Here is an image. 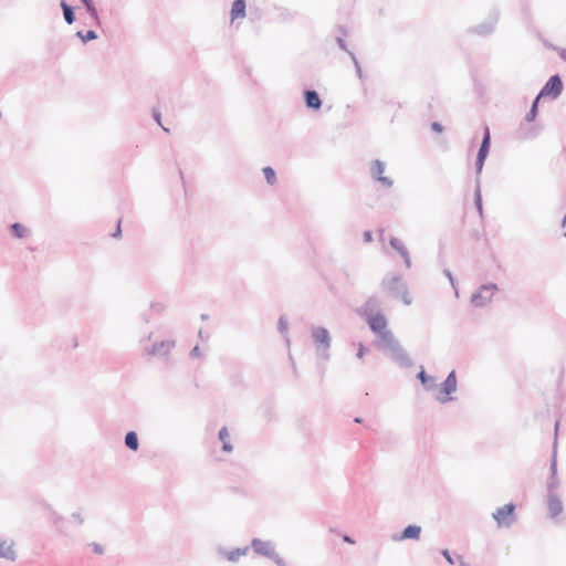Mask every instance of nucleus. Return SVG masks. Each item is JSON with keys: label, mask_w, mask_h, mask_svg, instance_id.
Listing matches in <instances>:
<instances>
[{"label": "nucleus", "mask_w": 566, "mask_h": 566, "mask_svg": "<svg viewBox=\"0 0 566 566\" xmlns=\"http://www.w3.org/2000/svg\"><path fill=\"white\" fill-rule=\"evenodd\" d=\"M538 104H539V99H537V96H536L534 98V101L532 102V105H531L528 112L525 114V117H524L525 122L532 123L536 119V117L538 115Z\"/></svg>", "instance_id": "5701e85b"}, {"label": "nucleus", "mask_w": 566, "mask_h": 566, "mask_svg": "<svg viewBox=\"0 0 566 566\" xmlns=\"http://www.w3.org/2000/svg\"><path fill=\"white\" fill-rule=\"evenodd\" d=\"M27 232H28L27 228L20 222H14V223L10 224V233L14 238L23 239L27 235Z\"/></svg>", "instance_id": "b1692460"}, {"label": "nucleus", "mask_w": 566, "mask_h": 566, "mask_svg": "<svg viewBox=\"0 0 566 566\" xmlns=\"http://www.w3.org/2000/svg\"><path fill=\"white\" fill-rule=\"evenodd\" d=\"M558 55L559 57L566 62V49H558Z\"/></svg>", "instance_id": "ea45409f"}, {"label": "nucleus", "mask_w": 566, "mask_h": 566, "mask_svg": "<svg viewBox=\"0 0 566 566\" xmlns=\"http://www.w3.org/2000/svg\"><path fill=\"white\" fill-rule=\"evenodd\" d=\"M474 206L479 214L483 216V205H482V193H481V187H480V179L476 178V185L474 189Z\"/></svg>", "instance_id": "4be33fe9"}, {"label": "nucleus", "mask_w": 566, "mask_h": 566, "mask_svg": "<svg viewBox=\"0 0 566 566\" xmlns=\"http://www.w3.org/2000/svg\"><path fill=\"white\" fill-rule=\"evenodd\" d=\"M547 511L552 517L557 516L563 511L562 502L557 497H549L547 502Z\"/></svg>", "instance_id": "412c9836"}, {"label": "nucleus", "mask_w": 566, "mask_h": 566, "mask_svg": "<svg viewBox=\"0 0 566 566\" xmlns=\"http://www.w3.org/2000/svg\"><path fill=\"white\" fill-rule=\"evenodd\" d=\"M80 1L85 7L86 12L88 13V15L91 17V19L93 21V24L101 28L102 21H101V18H99V14H98V11H97V8H96L94 1L93 0H80Z\"/></svg>", "instance_id": "dca6fc26"}, {"label": "nucleus", "mask_w": 566, "mask_h": 566, "mask_svg": "<svg viewBox=\"0 0 566 566\" xmlns=\"http://www.w3.org/2000/svg\"><path fill=\"white\" fill-rule=\"evenodd\" d=\"M562 227H566V212H565V216H564L563 221H562Z\"/></svg>", "instance_id": "de8ad7c7"}, {"label": "nucleus", "mask_w": 566, "mask_h": 566, "mask_svg": "<svg viewBox=\"0 0 566 566\" xmlns=\"http://www.w3.org/2000/svg\"><path fill=\"white\" fill-rule=\"evenodd\" d=\"M247 14V2L245 0H234L231 6L230 17L231 21L240 18H244Z\"/></svg>", "instance_id": "4468645a"}, {"label": "nucleus", "mask_w": 566, "mask_h": 566, "mask_svg": "<svg viewBox=\"0 0 566 566\" xmlns=\"http://www.w3.org/2000/svg\"><path fill=\"white\" fill-rule=\"evenodd\" d=\"M363 239H364V242H366V243L373 242V240H374L373 232L370 230L364 231Z\"/></svg>", "instance_id": "72a5a7b5"}, {"label": "nucleus", "mask_w": 566, "mask_h": 566, "mask_svg": "<svg viewBox=\"0 0 566 566\" xmlns=\"http://www.w3.org/2000/svg\"><path fill=\"white\" fill-rule=\"evenodd\" d=\"M455 390H457V377H455V373L451 371L448 375L444 382L442 384L441 388L439 389V391L437 394V399L443 403L448 402V401L452 400L451 395L453 392H455Z\"/></svg>", "instance_id": "1a4fd4ad"}, {"label": "nucleus", "mask_w": 566, "mask_h": 566, "mask_svg": "<svg viewBox=\"0 0 566 566\" xmlns=\"http://www.w3.org/2000/svg\"><path fill=\"white\" fill-rule=\"evenodd\" d=\"M153 117L161 126V122H160L161 120V114H160V112L154 109L153 111Z\"/></svg>", "instance_id": "4c0bfd02"}, {"label": "nucleus", "mask_w": 566, "mask_h": 566, "mask_svg": "<svg viewBox=\"0 0 566 566\" xmlns=\"http://www.w3.org/2000/svg\"><path fill=\"white\" fill-rule=\"evenodd\" d=\"M349 56H350V59L353 61V64L355 66V71H356L357 76L360 80H363L364 78V73H363V70H361V66H360V63H359L357 56L355 55L354 52H349Z\"/></svg>", "instance_id": "c85d7f7f"}, {"label": "nucleus", "mask_w": 566, "mask_h": 566, "mask_svg": "<svg viewBox=\"0 0 566 566\" xmlns=\"http://www.w3.org/2000/svg\"><path fill=\"white\" fill-rule=\"evenodd\" d=\"M418 376L421 379L422 384L426 385L427 384V377H426L424 371H420Z\"/></svg>", "instance_id": "79ce46f5"}, {"label": "nucleus", "mask_w": 566, "mask_h": 566, "mask_svg": "<svg viewBox=\"0 0 566 566\" xmlns=\"http://www.w3.org/2000/svg\"><path fill=\"white\" fill-rule=\"evenodd\" d=\"M263 171V175H264V178L266 180V182L270 185V186H273L275 182H276V172L275 170L270 167V166H266L262 169Z\"/></svg>", "instance_id": "bb28decb"}, {"label": "nucleus", "mask_w": 566, "mask_h": 566, "mask_svg": "<svg viewBox=\"0 0 566 566\" xmlns=\"http://www.w3.org/2000/svg\"><path fill=\"white\" fill-rule=\"evenodd\" d=\"M500 13L496 9L492 10L488 19L476 25L469 28L468 32L479 36H486L493 33L499 21Z\"/></svg>", "instance_id": "423d86ee"}, {"label": "nucleus", "mask_w": 566, "mask_h": 566, "mask_svg": "<svg viewBox=\"0 0 566 566\" xmlns=\"http://www.w3.org/2000/svg\"><path fill=\"white\" fill-rule=\"evenodd\" d=\"M289 326H290V323H289V318L285 314H282L280 315L279 319H277V332L286 339V335L289 333Z\"/></svg>", "instance_id": "393cba45"}, {"label": "nucleus", "mask_w": 566, "mask_h": 566, "mask_svg": "<svg viewBox=\"0 0 566 566\" xmlns=\"http://www.w3.org/2000/svg\"><path fill=\"white\" fill-rule=\"evenodd\" d=\"M0 557L14 560L17 557V552L14 549V544L12 541H3L0 543Z\"/></svg>", "instance_id": "f3484780"}, {"label": "nucleus", "mask_w": 566, "mask_h": 566, "mask_svg": "<svg viewBox=\"0 0 566 566\" xmlns=\"http://www.w3.org/2000/svg\"><path fill=\"white\" fill-rule=\"evenodd\" d=\"M366 322L375 335L387 329V318L381 312L369 313Z\"/></svg>", "instance_id": "9b49d317"}, {"label": "nucleus", "mask_w": 566, "mask_h": 566, "mask_svg": "<svg viewBox=\"0 0 566 566\" xmlns=\"http://www.w3.org/2000/svg\"><path fill=\"white\" fill-rule=\"evenodd\" d=\"M564 237L566 238V231L564 232Z\"/></svg>", "instance_id": "8fccbe9b"}, {"label": "nucleus", "mask_w": 566, "mask_h": 566, "mask_svg": "<svg viewBox=\"0 0 566 566\" xmlns=\"http://www.w3.org/2000/svg\"><path fill=\"white\" fill-rule=\"evenodd\" d=\"M112 237L116 239L122 237L120 220L118 221L115 231L112 233Z\"/></svg>", "instance_id": "c9c22d12"}, {"label": "nucleus", "mask_w": 566, "mask_h": 566, "mask_svg": "<svg viewBox=\"0 0 566 566\" xmlns=\"http://www.w3.org/2000/svg\"><path fill=\"white\" fill-rule=\"evenodd\" d=\"M364 350H365V348H364L363 344H359L357 354L361 355V354H364Z\"/></svg>", "instance_id": "a18cd8bd"}, {"label": "nucleus", "mask_w": 566, "mask_h": 566, "mask_svg": "<svg viewBox=\"0 0 566 566\" xmlns=\"http://www.w3.org/2000/svg\"><path fill=\"white\" fill-rule=\"evenodd\" d=\"M208 317H209L208 314H201V319L205 321V319H208Z\"/></svg>", "instance_id": "09e8293b"}, {"label": "nucleus", "mask_w": 566, "mask_h": 566, "mask_svg": "<svg viewBox=\"0 0 566 566\" xmlns=\"http://www.w3.org/2000/svg\"><path fill=\"white\" fill-rule=\"evenodd\" d=\"M304 104L307 109L317 112L322 108L323 101L319 94L313 88H306L303 91Z\"/></svg>", "instance_id": "f8f14e48"}, {"label": "nucleus", "mask_w": 566, "mask_h": 566, "mask_svg": "<svg viewBox=\"0 0 566 566\" xmlns=\"http://www.w3.org/2000/svg\"><path fill=\"white\" fill-rule=\"evenodd\" d=\"M229 437V432L227 430V428H222L220 431H219V438L222 442L227 441Z\"/></svg>", "instance_id": "f704fd0d"}, {"label": "nucleus", "mask_w": 566, "mask_h": 566, "mask_svg": "<svg viewBox=\"0 0 566 566\" xmlns=\"http://www.w3.org/2000/svg\"><path fill=\"white\" fill-rule=\"evenodd\" d=\"M175 340L166 339L155 343L147 354H169L175 348Z\"/></svg>", "instance_id": "2eb2a0df"}, {"label": "nucleus", "mask_w": 566, "mask_h": 566, "mask_svg": "<svg viewBox=\"0 0 566 566\" xmlns=\"http://www.w3.org/2000/svg\"><path fill=\"white\" fill-rule=\"evenodd\" d=\"M442 555L444 556V558L447 559V562L449 564H451V565L453 564V559L447 549L442 552Z\"/></svg>", "instance_id": "58836bf2"}, {"label": "nucleus", "mask_w": 566, "mask_h": 566, "mask_svg": "<svg viewBox=\"0 0 566 566\" xmlns=\"http://www.w3.org/2000/svg\"><path fill=\"white\" fill-rule=\"evenodd\" d=\"M247 553V549H243V551H240V549H237V551H233V552H230L227 554V558L231 562H234L237 560L240 556L242 555H245Z\"/></svg>", "instance_id": "7c9ffc66"}, {"label": "nucleus", "mask_w": 566, "mask_h": 566, "mask_svg": "<svg viewBox=\"0 0 566 566\" xmlns=\"http://www.w3.org/2000/svg\"><path fill=\"white\" fill-rule=\"evenodd\" d=\"M431 129L436 133H442L444 127L441 123L439 122H432L431 123Z\"/></svg>", "instance_id": "473e14b6"}, {"label": "nucleus", "mask_w": 566, "mask_h": 566, "mask_svg": "<svg viewBox=\"0 0 566 566\" xmlns=\"http://www.w3.org/2000/svg\"><path fill=\"white\" fill-rule=\"evenodd\" d=\"M443 274H444V276L449 280V282H450V284H451L452 289H453V290H454V292H455V295H458L457 282H455V279H454V276H453L452 272H451L449 269H444V270H443Z\"/></svg>", "instance_id": "c756f323"}, {"label": "nucleus", "mask_w": 566, "mask_h": 566, "mask_svg": "<svg viewBox=\"0 0 566 566\" xmlns=\"http://www.w3.org/2000/svg\"><path fill=\"white\" fill-rule=\"evenodd\" d=\"M125 443L129 449L136 451L138 449L137 434L134 431L128 432L125 437Z\"/></svg>", "instance_id": "cd10ccee"}, {"label": "nucleus", "mask_w": 566, "mask_h": 566, "mask_svg": "<svg viewBox=\"0 0 566 566\" xmlns=\"http://www.w3.org/2000/svg\"><path fill=\"white\" fill-rule=\"evenodd\" d=\"M499 290L497 284L489 282L479 286L471 295L470 302L474 307L486 306L493 297L495 291Z\"/></svg>", "instance_id": "f03ea898"}, {"label": "nucleus", "mask_w": 566, "mask_h": 566, "mask_svg": "<svg viewBox=\"0 0 566 566\" xmlns=\"http://www.w3.org/2000/svg\"><path fill=\"white\" fill-rule=\"evenodd\" d=\"M380 286L389 294L390 297L401 301L405 305H410L412 303L408 285L401 274H386L380 282Z\"/></svg>", "instance_id": "f257e3e1"}, {"label": "nucleus", "mask_w": 566, "mask_h": 566, "mask_svg": "<svg viewBox=\"0 0 566 566\" xmlns=\"http://www.w3.org/2000/svg\"><path fill=\"white\" fill-rule=\"evenodd\" d=\"M312 339L317 350L327 352L331 347V335L327 328L316 326L312 328Z\"/></svg>", "instance_id": "9d476101"}, {"label": "nucleus", "mask_w": 566, "mask_h": 566, "mask_svg": "<svg viewBox=\"0 0 566 566\" xmlns=\"http://www.w3.org/2000/svg\"><path fill=\"white\" fill-rule=\"evenodd\" d=\"M60 7L62 9L65 22L67 24H72L76 19L74 8L70 6L65 0L60 1Z\"/></svg>", "instance_id": "a211bd4d"}, {"label": "nucleus", "mask_w": 566, "mask_h": 566, "mask_svg": "<svg viewBox=\"0 0 566 566\" xmlns=\"http://www.w3.org/2000/svg\"><path fill=\"white\" fill-rule=\"evenodd\" d=\"M491 149V132L488 125L483 127V137L475 158V174L479 177Z\"/></svg>", "instance_id": "7ed1b4c3"}, {"label": "nucleus", "mask_w": 566, "mask_h": 566, "mask_svg": "<svg viewBox=\"0 0 566 566\" xmlns=\"http://www.w3.org/2000/svg\"><path fill=\"white\" fill-rule=\"evenodd\" d=\"M75 36L78 38L84 44L98 38L97 33L94 30H87L85 32L77 31L75 33Z\"/></svg>", "instance_id": "a878e982"}, {"label": "nucleus", "mask_w": 566, "mask_h": 566, "mask_svg": "<svg viewBox=\"0 0 566 566\" xmlns=\"http://www.w3.org/2000/svg\"><path fill=\"white\" fill-rule=\"evenodd\" d=\"M389 244L402 258L406 268L410 269L411 268V258H410L409 251L405 247V244L396 237H391L389 239Z\"/></svg>", "instance_id": "ddd939ff"}, {"label": "nucleus", "mask_w": 566, "mask_h": 566, "mask_svg": "<svg viewBox=\"0 0 566 566\" xmlns=\"http://www.w3.org/2000/svg\"><path fill=\"white\" fill-rule=\"evenodd\" d=\"M421 534V527L417 525H409L399 536V539H418Z\"/></svg>", "instance_id": "6ab92c4d"}, {"label": "nucleus", "mask_w": 566, "mask_h": 566, "mask_svg": "<svg viewBox=\"0 0 566 566\" xmlns=\"http://www.w3.org/2000/svg\"><path fill=\"white\" fill-rule=\"evenodd\" d=\"M336 43L340 50L345 51L349 55V52L352 51L348 49L347 43L343 38H336Z\"/></svg>", "instance_id": "2f4dec72"}, {"label": "nucleus", "mask_w": 566, "mask_h": 566, "mask_svg": "<svg viewBox=\"0 0 566 566\" xmlns=\"http://www.w3.org/2000/svg\"><path fill=\"white\" fill-rule=\"evenodd\" d=\"M537 135H538V132L535 130L534 128H532V129H530L528 133L523 135V138H532V137H536Z\"/></svg>", "instance_id": "e433bc0d"}, {"label": "nucleus", "mask_w": 566, "mask_h": 566, "mask_svg": "<svg viewBox=\"0 0 566 566\" xmlns=\"http://www.w3.org/2000/svg\"><path fill=\"white\" fill-rule=\"evenodd\" d=\"M189 354H201L199 345L193 346Z\"/></svg>", "instance_id": "a19ab883"}, {"label": "nucleus", "mask_w": 566, "mask_h": 566, "mask_svg": "<svg viewBox=\"0 0 566 566\" xmlns=\"http://www.w3.org/2000/svg\"><path fill=\"white\" fill-rule=\"evenodd\" d=\"M515 505L514 504H505L502 507H499L493 513V518L495 520L499 527H509L515 521Z\"/></svg>", "instance_id": "0eeeda50"}, {"label": "nucleus", "mask_w": 566, "mask_h": 566, "mask_svg": "<svg viewBox=\"0 0 566 566\" xmlns=\"http://www.w3.org/2000/svg\"><path fill=\"white\" fill-rule=\"evenodd\" d=\"M385 169L386 164L380 159H375L370 164L369 172L375 181L380 182L386 188H391L394 185V180L382 175Z\"/></svg>", "instance_id": "6e6552de"}, {"label": "nucleus", "mask_w": 566, "mask_h": 566, "mask_svg": "<svg viewBox=\"0 0 566 566\" xmlns=\"http://www.w3.org/2000/svg\"><path fill=\"white\" fill-rule=\"evenodd\" d=\"M564 84L559 74L552 75L547 82L543 85L539 93L537 94V99L543 97H549L552 99H556L563 93Z\"/></svg>", "instance_id": "20e7f679"}, {"label": "nucleus", "mask_w": 566, "mask_h": 566, "mask_svg": "<svg viewBox=\"0 0 566 566\" xmlns=\"http://www.w3.org/2000/svg\"><path fill=\"white\" fill-rule=\"evenodd\" d=\"M344 541L350 544L354 543V541L349 536H344Z\"/></svg>", "instance_id": "49530a36"}, {"label": "nucleus", "mask_w": 566, "mask_h": 566, "mask_svg": "<svg viewBox=\"0 0 566 566\" xmlns=\"http://www.w3.org/2000/svg\"><path fill=\"white\" fill-rule=\"evenodd\" d=\"M379 307H380L379 298L377 296H370L365 302V304L363 306V310H364V313L367 316L369 313L380 312Z\"/></svg>", "instance_id": "aec40b11"}, {"label": "nucleus", "mask_w": 566, "mask_h": 566, "mask_svg": "<svg viewBox=\"0 0 566 566\" xmlns=\"http://www.w3.org/2000/svg\"><path fill=\"white\" fill-rule=\"evenodd\" d=\"M223 450L224 451H231L232 450V447L228 443V441L223 442Z\"/></svg>", "instance_id": "c03bdc74"}, {"label": "nucleus", "mask_w": 566, "mask_h": 566, "mask_svg": "<svg viewBox=\"0 0 566 566\" xmlns=\"http://www.w3.org/2000/svg\"><path fill=\"white\" fill-rule=\"evenodd\" d=\"M260 545H263L262 542L260 541H254L253 542V547L255 548V551L260 552Z\"/></svg>", "instance_id": "37998d69"}, {"label": "nucleus", "mask_w": 566, "mask_h": 566, "mask_svg": "<svg viewBox=\"0 0 566 566\" xmlns=\"http://www.w3.org/2000/svg\"><path fill=\"white\" fill-rule=\"evenodd\" d=\"M376 337L378 350L388 352L389 354H403L399 342L389 329L376 334Z\"/></svg>", "instance_id": "39448f33"}]
</instances>
